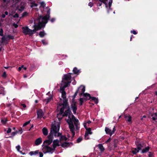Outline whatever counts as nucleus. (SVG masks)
<instances>
[{"instance_id": "nucleus-42", "label": "nucleus", "mask_w": 157, "mask_h": 157, "mask_svg": "<svg viewBox=\"0 0 157 157\" xmlns=\"http://www.w3.org/2000/svg\"><path fill=\"white\" fill-rule=\"evenodd\" d=\"M49 101V99L48 98L45 99L44 100V102H45V104H47Z\"/></svg>"}, {"instance_id": "nucleus-17", "label": "nucleus", "mask_w": 157, "mask_h": 157, "mask_svg": "<svg viewBox=\"0 0 157 157\" xmlns=\"http://www.w3.org/2000/svg\"><path fill=\"white\" fill-rule=\"evenodd\" d=\"M70 144L69 142H64L62 143L61 145L63 147H67L70 146Z\"/></svg>"}, {"instance_id": "nucleus-28", "label": "nucleus", "mask_w": 157, "mask_h": 157, "mask_svg": "<svg viewBox=\"0 0 157 157\" xmlns=\"http://www.w3.org/2000/svg\"><path fill=\"white\" fill-rule=\"evenodd\" d=\"M21 132V134L22 132V131L21 130H19L18 131H16L14 132H12L11 133V135H12V136H10V137H13L17 133H18L19 132Z\"/></svg>"}, {"instance_id": "nucleus-46", "label": "nucleus", "mask_w": 157, "mask_h": 157, "mask_svg": "<svg viewBox=\"0 0 157 157\" xmlns=\"http://www.w3.org/2000/svg\"><path fill=\"white\" fill-rule=\"evenodd\" d=\"M94 3L90 2L88 4V6H90V7H92L93 6Z\"/></svg>"}, {"instance_id": "nucleus-9", "label": "nucleus", "mask_w": 157, "mask_h": 157, "mask_svg": "<svg viewBox=\"0 0 157 157\" xmlns=\"http://www.w3.org/2000/svg\"><path fill=\"white\" fill-rule=\"evenodd\" d=\"M65 120L66 121L67 123H68V124L70 130H73L74 128V124L73 123V121L72 120H71V119H66Z\"/></svg>"}, {"instance_id": "nucleus-14", "label": "nucleus", "mask_w": 157, "mask_h": 157, "mask_svg": "<svg viewBox=\"0 0 157 157\" xmlns=\"http://www.w3.org/2000/svg\"><path fill=\"white\" fill-rule=\"evenodd\" d=\"M42 142V138L39 137L36 139L35 142V144L37 146L40 145Z\"/></svg>"}, {"instance_id": "nucleus-48", "label": "nucleus", "mask_w": 157, "mask_h": 157, "mask_svg": "<svg viewBox=\"0 0 157 157\" xmlns=\"http://www.w3.org/2000/svg\"><path fill=\"white\" fill-rule=\"evenodd\" d=\"M3 30L2 29H1L0 30V36H3Z\"/></svg>"}, {"instance_id": "nucleus-21", "label": "nucleus", "mask_w": 157, "mask_h": 157, "mask_svg": "<svg viewBox=\"0 0 157 157\" xmlns=\"http://www.w3.org/2000/svg\"><path fill=\"white\" fill-rule=\"evenodd\" d=\"M98 147L100 151L101 152H102L105 150V148L101 144H99L98 145Z\"/></svg>"}, {"instance_id": "nucleus-32", "label": "nucleus", "mask_w": 157, "mask_h": 157, "mask_svg": "<svg viewBox=\"0 0 157 157\" xmlns=\"http://www.w3.org/2000/svg\"><path fill=\"white\" fill-rule=\"evenodd\" d=\"M67 82H64V86L65 87L68 86L71 83V81H67Z\"/></svg>"}, {"instance_id": "nucleus-20", "label": "nucleus", "mask_w": 157, "mask_h": 157, "mask_svg": "<svg viewBox=\"0 0 157 157\" xmlns=\"http://www.w3.org/2000/svg\"><path fill=\"white\" fill-rule=\"evenodd\" d=\"M61 90L62 91V97L63 98H66V92L63 89L61 88Z\"/></svg>"}, {"instance_id": "nucleus-7", "label": "nucleus", "mask_w": 157, "mask_h": 157, "mask_svg": "<svg viewBox=\"0 0 157 157\" xmlns=\"http://www.w3.org/2000/svg\"><path fill=\"white\" fill-rule=\"evenodd\" d=\"M136 144L137 147L135 148L134 150L132 151V152L133 154H136L139 151V150L141 149L143 147L140 143H136Z\"/></svg>"}, {"instance_id": "nucleus-24", "label": "nucleus", "mask_w": 157, "mask_h": 157, "mask_svg": "<svg viewBox=\"0 0 157 157\" xmlns=\"http://www.w3.org/2000/svg\"><path fill=\"white\" fill-rule=\"evenodd\" d=\"M151 116L153 117L152 118L153 120L155 121L156 119L157 120V113H153Z\"/></svg>"}, {"instance_id": "nucleus-36", "label": "nucleus", "mask_w": 157, "mask_h": 157, "mask_svg": "<svg viewBox=\"0 0 157 157\" xmlns=\"http://www.w3.org/2000/svg\"><path fill=\"white\" fill-rule=\"evenodd\" d=\"M82 140V138L81 137H79L78 138L76 141L77 143H79Z\"/></svg>"}, {"instance_id": "nucleus-1", "label": "nucleus", "mask_w": 157, "mask_h": 157, "mask_svg": "<svg viewBox=\"0 0 157 157\" xmlns=\"http://www.w3.org/2000/svg\"><path fill=\"white\" fill-rule=\"evenodd\" d=\"M47 22L48 18L46 16H40L34 22V25L33 26L34 29L31 30L28 27H23L22 28V33L25 35H32L36 31L40 29L44 26Z\"/></svg>"}, {"instance_id": "nucleus-58", "label": "nucleus", "mask_w": 157, "mask_h": 157, "mask_svg": "<svg viewBox=\"0 0 157 157\" xmlns=\"http://www.w3.org/2000/svg\"><path fill=\"white\" fill-rule=\"evenodd\" d=\"M22 67H23V65H22L21 67H19L18 70L19 71H20Z\"/></svg>"}, {"instance_id": "nucleus-37", "label": "nucleus", "mask_w": 157, "mask_h": 157, "mask_svg": "<svg viewBox=\"0 0 157 157\" xmlns=\"http://www.w3.org/2000/svg\"><path fill=\"white\" fill-rule=\"evenodd\" d=\"M39 35L41 37H43L45 35V33L44 32L41 31L39 33Z\"/></svg>"}, {"instance_id": "nucleus-54", "label": "nucleus", "mask_w": 157, "mask_h": 157, "mask_svg": "<svg viewBox=\"0 0 157 157\" xmlns=\"http://www.w3.org/2000/svg\"><path fill=\"white\" fill-rule=\"evenodd\" d=\"M13 25L15 28H17L18 27V25L15 23L13 24Z\"/></svg>"}, {"instance_id": "nucleus-4", "label": "nucleus", "mask_w": 157, "mask_h": 157, "mask_svg": "<svg viewBox=\"0 0 157 157\" xmlns=\"http://www.w3.org/2000/svg\"><path fill=\"white\" fill-rule=\"evenodd\" d=\"M42 151L44 153L49 152V139L44 141L42 145Z\"/></svg>"}, {"instance_id": "nucleus-56", "label": "nucleus", "mask_w": 157, "mask_h": 157, "mask_svg": "<svg viewBox=\"0 0 157 157\" xmlns=\"http://www.w3.org/2000/svg\"><path fill=\"white\" fill-rule=\"evenodd\" d=\"M27 12H24L22 14V16L23 17L25 16L26 15H27Z\"/></svg>"}, {"instance_id": "nucleus-31", "label": "nucleus", "mask_w": 157, "mask_h": 157, "mask_svg": "<svg viewBox=\"0 0 157 157\" xmlns=\"http://www.w3.org/2000/svg\"><path fill=\"white\" fill-rule=\"evenodd\" d=\"M18 8L19 10L22 11L24 9V6L23 5H20V6L18 7Z\"/></svg>"}, {"instance_id": "nucleus-26", "label": "nucleus", "mask_w": 157, "mask_h": 157, "mask_svg": "<svg viewBox=\"0 0 157 157\" xmlns=\"http://www.w3.org/2000/svg\"><path fill=\"white\" fill-rule=\"evenodd\" d=\"M74 122V124L76 127V129L77 130H78L79 129V127H78V125L79 124L78 120L76 122L75 121L73 122Z\"/></svg>"}, {"instance_id": "nucleus-52", "label": "nucleus", "mask_w": 157, "mask_h": 157, "mask_svg": "<svg viewBox=\"0 0 157 157\" xmlns=\"http://www.w3.org/2000/svg\"><path fill=\"white\" fill-rule=\"evenodd\" d=\"M21 147L20 145H18L16 147V148L18 151H19Z\"/></svg>"}, {"instance_id": "nucleus-47", "label": "nucleus", "mask_w": 157, "mask_h": 157, "mask_svg": "<svg viewBox=\"0 0 157 157\" xmlns=\"http://www.w3.org/2000/svg\"><path fill=\"white\" fill-rule=\"evenodd\" d=\"M42 42L43 44L44 45L48 44V42H46L44 40H42Z\"/></svg>"}, {"instance_id": "nucleus-23", "label": "nucleus", "mask_w": 157, "mask_h": 157, "mask_svg": "<svg viewBox=\"0 0 157 157\" xmlns=\"http://www.w3.org/2000/svg\"><path fill=\"white\" fill-rule=\"evenodd\" d=\"M124 117L126 119V121H128L129 122L131 121L132 117L130 115H129L128 116L126 115H124Z\"/></svg>"}, {"instance_id": "nucleus-63", "label": "nucleus", "mask_w": 157, "mask_h": 157, "mask_svg": "<svg viewBox=\"0 0 157 157\" xmlns=\"http://www.w3.org/2000/svg\"><path fill=\"white\" fill-rule=\"evenodd\" d=\"M86 123H85L84 124V126L86 129L87 128H88L86 126Z\"/></svg>"}, {"instance_id": "nucleus-33", "label": "nucleus", "mask_w": 157, "mask_h": 157, "mask_svg": "<svg viewBox=\"0 0 157 157\" xmlns=\"http://www.w3.org/2000/svg\"><path fill=\"white\" fill-rule=\"evenodd\" d=\"M86 131L85 132H87L89 133V134H92V132H91V129L90 128H87L86 129Z\"/></svg>"}, {"instance_id": "nucleus-59", "label": "nucleus", "mask_w": 157, "mask_h": 157, "mask_svg": "<svg viewBox=\"0 0 157 157\" xmlns=\"http://www.w3.org/2000/svg\"><path fill=\"white\" fill-rule=\"evenodd\" d=\"M112 3L109 2L108 3V6L109 7V9H110L111 7V6Z\"/></svg>"}, {"instance_id": "nucleus-62", "label": "nucleus", "mask_w": 157, "mask_h": 157, "mask_svg": "<svg viewBox=\"0 0 157 157\" xmlns=\"http://www.w3.org/2000/svg\"><path fill=\"white\" fill-rule=\"evenodd\" d=\"M21 105L23 106V107L25 108L26 107V105L25 104H21Z\"/></svg>"}, {"instance_id": "nucleus-30", "label": "nucleus", "mask_w": 157, "mask_h": 157, "mask_svg": "<svg viewBox=\"0 0 157 157\" xmlns=\"http://www.w3.org/2000/svg\"><path fill=\"white\" fill-rule=\"evenodd\" d=\"M71 115V119L73 121V122L75 121L76 122V121H78V120L75 118V116L72 114H72Z\"/></svg>"}, {"instance_id": "nucleus-51", "label": "nucleus", "mask_w": 157, "mask_h": 157, "mask_svg": "<svg viewBox=\"0 0 157 157\" xmlns=\"http://www.w3.org/2000/svg\"><path fill=\"white\" fill-rule=\"evenodd\" d=\"M11 129L10 128H8V130L6 132L7 133H9L10 132H11Z\"/></svg>"}, {"instance_id": "nucleus-8", "label": "nucleus", "mask_w": 157, "mask_h": 157, "mask_svg": "<svg viewBox=\"0 0 157 157\" xmlns=\"http://www.w3.org/2000/svg\"><path fill=\"white\" fill-rule=\"evenodd\" d=\"M67 108V109L66 110L65 112H64V113H63V114L62 115V117L61 118L58 117L59 120H61L63 117H67L68 115H71L72 114V112L69 106H68Z\"/></svg>"}, {"instance_id": "nucleus-50", "label": "nucleus", "mask_w": 157, "mask_h": 157, "mask_svg": "<svg viewBox=\"0 0 157 157\" xmlns=\"http://www.w3.org/2000/svg\"><path fill=\"white\" fill-rule=\"evenodd\" d=\"M2 76L3 77H4V78H5L6 77V72L4 71L2 75Z\"/></svg>"}, {"instance_id": "nucleus-43", "label": "nucleus", "mask_w": 157, "mask_h": 157, "mask_svg": "<svg viewBox=\"0 0 157 157\" xmlns=\"http://www.w3.org/2000/svg\"><path fill=\"white\" fill-rule=\"evenodd\" d=\"M131 33L135 35H136L137 33V32L135 30H131Z\"/></svg>"}, {"instance_id": "nucleus-2", "label": "nucleus", "mask_w": 157, "mask_h": 157, "mask_svg": "<svg viewBox=\"0 0 157 157\" xmlns=\"http://www.w3.org/2000/svg\"><path fill=\"white\" fill-rule=\"evenodd\" d=\"M60 126L58 123L52 124L50 132V144L52 143L54 136L55 137L60 136V140L66 141L67 138L64 136H62L61 133L59 132Z\"/></svg>"}, {"instance_id": "nucleus-39", "label": "nucleus", "mask_w": 157, "mask_h": 157, "mask_svg": "<svg viewBox=\"0 0 157 157\" xmlns=\"http://www.w3.org/2000/svg\"><path fill=\"white\" fill-rule=\"evenodd\" d=\"M7 121V119L6 118H4L1 120V122L4 124H5Z\"/></svg>"}, {"instance_id": "nucleus-60", "label": "nucleus", "mask_w": 157, "mask_h": 157, "mask_svg": "<svg viewBox=\"0 0 157 157\" xmlns=\"http://www.w3.org/2000/svg\"><path fill=\"white\" fill-rule=\"evenodd\" d=\"M13 17H18V14L16 13L13 16Z\"/></svg>"}, {"instance_id": "nucleus-34", "label": "nucleus", "mask_w": 157, "mask_h": 157, "mask_svg": "<svg viewBox=\"0 0 157 157\" xmlns=\"http://www.w3.org/2000/svg\"><path fill=\"white\" fill-rule=\"evenodd\" d=\"M8 40L7 36L6 37L5 36L3 37L1 39V42L3 43L6 40Z\"/></svg>"}, {"instance_id": "nucleus-18", "label": "nucleus", "mask_w": 157, "mask_h": 157, "mask_svg": "<svg viewBox=\"0 0 157 157\" xmlns=\"http://www.w3.org/2000/svg\"><path fill=\"white\" fill-rule=\"evenodd\" d=\"M42 131L43 133L44 136H46L48 135V130L46 128H44L42 130Z\"/></svg>"}, {"instance_id": "nucleus-27", "label": "nucleus", "mask_w": 157, "mask_h": 157, "mask_svg": "<svg viewBox=\"0 0 157 157\" xmlns=\"http://www.w3.org/2000/svg\"><path fill=\"white\" fill-rule=\"evenodd\" d=\"M39 153L38 150H36L35 151H32L30 152L29 154L31 155H36L38 154Z\"/></svg>"}, {"instance_id": "nucleus-64", "label": "nucleus", "mask_w": 157, "mask_h": 157, "mask_svg": "<svg viewBox=\"0 0 157 157\" xmlns=\"http://www.w3.org/2000/svg\"><path fill=\"white\" fill-rule=\"evenodd\" d=\"M68 116V119H71V115H69Z\"/></svg>"}, {"instance_id": "nucleus-49", "label": "nucleus", "mask_w": 157, "mask_h": 157, "mask_svg": "<svg viewBox=\"0 0 157 157\" xmlns=\"http://www.w3.org/2000/svg\"><path fill=\"white\" fill-rule=\"evenodd\" d=\"M111 139L110 137L105 142L106 144L107 143H108L110 142L111 141Z\"/></svg>"}, {"instance_id": "nucleus-41", "label": "nucleus", "mask_w": 157, "mask_h": 157, "mask_svg": "<svg viewBox=\"0 0 157 157\" xmlns=\"http://www.w3.org/2000/svg\"><path fill=\"white\" fill-rule=\"evenodd\" d=\"M70 130L72 134V137H73L75 134V132H74L75 128H74V129H73V130Z\"/></svg>"}, {"instance_id": "nucleus-53", "label": "nucleus", "mask_w": 157, "mask_h": 157, "mask_svg": "<svg viewBox=\"0 0 157 157\" xmlns=\"http://www.w3.org/2000/svg\"><path fill=\"white\" fill-rule=\"evenodd\" d=\"M116 129H115V127L114 126V128H113V129L112 131V135L114 133L115 131H116Z\"/></svg>"}, {"instance_id": "nucleus-5", "label": "nucleus", "mask_w": 157, "mask_h": 157, "mask_svg": "<svg viewBox=\"0 0 157 157\" xmlns=\"http://www.w3.org/2000/svg\"><path fill=\"white\" fill-rule=\"evenodd\" d=\"M93 1L98 6H101L103 3L105 5L106 8H108L107 2L108 0H93Z\"/></svg>"}, {"instance_id": "nucleus-13", "label": "nucleus", "mask_w": 157, "mask_h": 157, "mask_svg": "<svg viewBox=\"0 0 157 157\" xmlns=\"http://www.w3.org/2000/svg\"><path fill=\"white\" fill-rule=\"evenodd\" d=\"M62 106L61 108L60 109L59 113L57 114V117H59L60 115H61L64 113L65 109L67 107L64 105Z\"/></svg>"}, {"instance_id": "nucleus-19", "label": "nucleus", "mask_w": 157, "mask_h": 157, "mask_svg": "<svg viewBox=\"0 0 157 157\" xmlns=\"http://www.w3.org/2000/svg\"><path fill=\"white\" fill-rule=\"evenodd\" d=\"M150 147L149 146L146 147L143 149L141 151L142 153H144L147 152L149 150Z\"/></svg>"}, {"instance_id": "nucleus-22", "label": "nucleus", "mask_w": 157, "mask_h": 157, "mask_svg": "<svg viewBox=\"0 0 157 157\" xmlns=\"http://www.w3.org/2000/svg\"><path fill=\"white\" fill-rule=\"evenodd\" d=\"M73 71L74 74L77 75L79 74L80 73V71L78 70L77 68L76 67H75L74 68Z\"/></svg>"}, {"instance_id": "nucleus-15", "label": "nucleus", "mask_w": 157, "mask_h": 157, "mask_svg": "<svg viewBox=\"0 0 157 157\" xmlns=\"http://www.w3.org/2000/svg\"><path fill=\"white\" fill-rule=\"evenodd\" d=\"M105 131L106 133L107 134L109 135L110 136H111L112 135L111 130L108 127H105Z\"/></svg>"}, {"instance_id": "nucleus-3", "label": "nucleus", "mask_w": 157, "mask_h": 157, "mask_svg": "<svg viewBox=\"0 0 157 157\" xmlns=\"http://www.w3.org/2000/svg\"><path fill=\"white\" fill-rule=\"evenodd\" d=\"M80 90H81V92L80 94H79V95L80 96H82V95H83V97H84V98H83L84 101H86L87 100L91 99V97L90 95L88 93H84L85 91V87L81 85L78 88L74 95L73 96V100L75 98Z\"/></svg>"}, {"instance_id": "nucleus-29", "label": "nucleus", "mask_w": 157, "mask_h": 157, "mask_svg": "<svg viewBox=\"0 0 157 157\" xmlns=\"http://www.w3.org/2000/svg\"><path fill=\"white\" fill-rule=\"evenodd\" d=\"M30 3L31 4V5L30 6V7L31 8L36 7L37 6V5L35 3L34 1L33 2H30Z\"/></svg>"}, {"instance_id": "nucleus-25", "label": "nucleus", "mask_w": 157, "mask_h": 157, "mask_svg": "<svg viewBox=\"0 0 157 157\" xmlns=\"http://www.w3.org/2000/svg\"><path fill=\"white\" fill-rule=\"evenodd\" d=\"M91 100L94 101L96 104H97L98 102V98H96L95 97H91Z\"/></svg>"}, {"instance_id": "nucleus-40", "label": "nucleus", "mask_w": 157, "mask_h": 157, "mask_svg": "<svg viewBox=\"0 0 157 157\" xmlns=\"http://www.w3.org/2000/svg\"><path fill=\"white\" fill-rule=\"evenodd\" d=\"M149 154L148 155V157H153V153L151 151L149 152Z\"/></svg>"}, {"instance_id": "nucleus-45", "label": "nucleus", "mask_w": 157, "mask_h": 157, "mask_svg": "<svg viewBox=\"0 0 157 157\" xmlns=\"http://www.w3.org/2000/svg\"><path fill=\"white\" fill-rule=\"evenodd\" d=\"M7 38L8 40V39H13V36L11 35H8L7 36Z\"/></svg>"}, {"instance_id": "nucleus-44", "label": "nucleus", "mask_w": 157, "mask_h": 157, "mask_svg": "<svg viewBox=\"0 0 157 157\" xmlns=\"http://www.w3.org/2000/svg\"><path fill=\"white\" fill-rule=\"evenodd\" d=\"M30 121H28L26 122L23 125V127H25V126H26V125H28V124H29L30 123Z\"/></svg>"}, {"instance_id": "nucleus-6", "label": "nucleus", "mask_w": 157, "mask_h": 157, "mask_svg": "<svg viewBox=\"0 0 157 157\" xmlns=\"http://www.w3.org/2000/svg\"><path fill=\"white\" fill-rule=\"evenodd\" d=\"M59 140L58 139H56L53 141L52 144L53 147H50V153H52V151L55 150L56 146H59Z\"/></svg>"}, {"instance_id": "nucleus-16", "label": "nucleus", "mask_w": 157, "mask_h": 157, "mask_svg": "<svg viewBox=\"0 0 157 157\" xmlns=\"http://www.w3.org/2000/svg\"><path fill=\"white\" fill-rule=\"evenodd\" d=\"M38 118H41L43 116V113L41 110H39L37 111Z\"/></svg>"}, {"instance_id": "nucleus-35", "label": "nucleus", "mask_w": 157, "mask_h": 157, "mask_svg": "<svg viewBox=\"0 0 157 157\" xmlns=\"http://www.w3.org/2000/svg\"><path fill=\"white\" fill-rule=\"evenodd\" d=\"M79 101H80V106L82 105L84 102L83 98H79Z\"/></svg>"}, {"instance_id": "nucleus-10", "label": "nucleus", "mask_w": 157, "mask_h": 157, "mask_svg": "<svg viewBox=\"0 0 157 157\" xmlns=\"http://www.w3.org/2000/svg\"><path fill=\"white\" fill-rule=\"evenodd\" d=\"M76 102L74 101H72L71 106V108L73 110V113L75 114L77 110V106L76 105Z\"/></svg>"}, {"instance_id": "nucleus-61", "label": "nucleus", "mask_w": 157, "mask_h": 157, "mask_svg": "<svg viewBox=\"0 0 157 157\" xmlns=\"http://www.w3.org/2000/svg\"><path fill=\"white\" fill-rule=\"evenodd\" d=\"M89 133H88L85 132V137H86L87 136H88V135L89 134Z\"/></svg>"}, {"instance_id": "nucleus-38", "label": "nucleus", "mask_w": 157, "mask_h": 157, "mask_svg": "<svg viewBox=\"0 0 157 157\" xmlns=\"http://www.w3.org/2000/svg\"><path fill=\"white\" fill-rule=\"evenodd\" d=\"M40 7H42L43 8H44L45 7V4L44 2H40Z\"/></svg>"}, {"instance_id": "nucleus-55", "label": "nucleus", "mask_w": 157, "mask_h": 157, "mask_svg": "<svg viewBox=\"0 0 157 157\" xmlns=\"http://www.w3.org/2000/svg\"><path fill=\"white\" fill-rule=\"evenodd\" d=\"M56 20V19L55 18H52L51 20H50V21L52 22H53L54 21H55Z\"/></svg>"}, {"instance_id": "nucleus-11", "label": "nucleus", "mask_w": 157, "mask_h": 157, "mask_svg": "<svg viewBox=\"0 0 157 157\" xmlns=\"http://www.w3.org/2000/svg\"><path fill=\"white\" fill-rule=\"evenodd\" d=\"M71 74H73L69 73L67 74L64 75V79L66 81H71L70 80L71 77Z\"/></svg>"}, {"instance_id": "nucleus-12", "label": "nucleus", "mask_w": 157, "mask_h": 157, "mask_svg": "<svg viewBox=\"0 0 157 157\" xmlns=\"http://www.w3.org/2000/svg\"><path fill=\"white\" fill-rule=\"evenodd\" d=\"M63 103H61L58 106V108L61 105H64L66 106L67 107L69 106L68 105L67 102V99L66 98H63Z\"/></svg>"}, {"instance_id": "nucleus-57", "label": "nucleus", "mask_w": 157, "mask_h": 157, "mask_svg": "<svg viewBox=\"0 0 157 157\" xmlns=\"http://www.w3.org/2000/svg\"><path fill=\"white\" fill-rule=\"evenodd\" d=\"M40 157H42L43 156V154L41 152H39Z\"/></svg>"}]
</instances>
